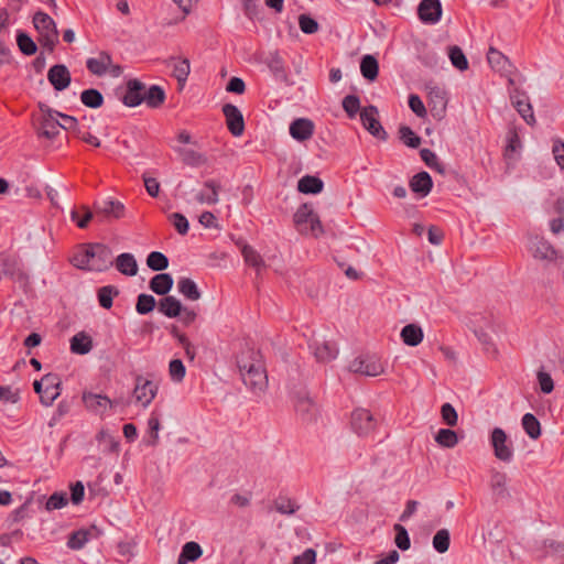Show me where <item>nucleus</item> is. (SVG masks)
<instances>
[{
  "instance_id": "59",
  "label": "nucleus",
  "mask_w": 564,
  "mask_h": 564,
  "mask_svg": "<svg viewBox=\"0 0 564 564\" xmlns=\"http://www.w3.org/2000/svg\"><path fill=\"white\" fill-rule=\"evenodd\" d=\"M82 210L84 212L83 217H79L78 212L73 209L70 212V218L79 228H86L94 215L87 206H82Z\"/></svg>"
},
{
  "instance_id": "24",
  "label": "nucleus",
  "mask_w": 564,
  "mask_h": 564,
  "mask_svg": "<svg viewBox=\"0 0 564 564\" xmlns=\"http://www.w3.org/2000/svg\"><path fill=\"white\" fill-rule=\"evenodd\" d=\"M204 187L208 191H202L196 195V200L199 204L215 205L219 202V192L221 185L216 180H207L204 183Z\"/></svg>"
},
{
  "instance_id": "5",
  "label": "nucleus",
  "mask_w": 564,
  "mask_h": 564,
  "mask_svg": "<svg viewBox=\"0 0 564 564\" xmlns=\"http://www.w3.org/2000/svg\"><path fill=\"white\" fill-rule=\"evenodd\" d=\"M348 370L367 377H377L383 373L384 368L376 355H360L349 362Z\"/></svg>"
},
{
  "instance_id": "22",
  "label": "nucleus",
  "mask_w": 564,
  "mask_h": 564,
  "mask_svg": "<svg viewBox=\"0 0 564 564\" xmlns=\"http://www.w3.org/2000/svg\"><path fill=\"white\" fill-rule=\"evenodd\" d=\"M314 133V123L306 118L295 119L290 124V134L297 141L308 140Z\"/></svg>"
},
{
  "instance_id": "60",
  "label": "nucleus",
  "mask_w": 564,
  "mask_h": 564,
  "mask_svg": "<svg viewBox=\"0 0 564 564\" xmlns=\"http://www.w3.org/2000/svg\"><path fill=\"white\" fill-rule=\"evenodd\" d=\"M442 419L445 424L455 426L457 424V412L451 403H444L441 409Z\"/></svg>"
},
{
  "instance_id": "10",
  "label": "nucleus",
  "mask_w": 564,
  "mask_h": 564,
  "mask_svg": "<svg viewBox=\"0 0 564 564\" xmlns=\"http://www.w3.org/2000/svg\"><path fill=\"white\" fill-rule=\"evenodd\" d=\"M360 120L366 130H368L373 137L386 140L387 132L382 128L380 121L378 120V109L375 106L365 107L360 111Z\"/></svg>"
},
{
  "instance_id": "29",
  "label": "nucleus",
  "mask_w": 564,
  "mask_h": 564,
  "mask_svg": "<svg viewBox=\"0 0 564 564\" xmlns=\"http://www.w3.org/2000/svg\"><path fill=\"white\" fill-rule=\"evenodd\" d=\"M401 339L402 341L408 345L415 347L420 345L424 338L423 330L421 326L416 324H408L405 325L401 330Z\"/></svg>"
},
{
  "instance_id": "19",
  "label": "nucleus",
  "mask_w": 564,
  "mask_h": 564,
  "mask_svg": "<svg viewBox=\"0 0 564 564\" xmlns=\"http://www.w3.org/2000/svg\"><path fill=\"white\" fill-rule=\"evenodd\" d=\"M83 401L89 411L97 414H102L111 406V401L108 397L91 391L83 393Z\"/></svg>"
},
{
  "instance_id": "49",
  "label": "nucleus",
  "mask_w": 564,
  "mask_h": 564,
  "mask_svg": "<svg viewBox=\"0 0 564 564\" xmlns=\"http://www.w3.org/2000/svg\"><path fill=\"white\" fill-rule=\"evenodd\" d=\"M451 536L447 529L438 530L433 536V547L438 553H445L449 549Z\"/></svg>"
},
{
  "instance_id": "40",
  "label": "nucleus",
  "mask_w": 564,
  "mask_h": 564,
  "mask_svg": "<svg viewBox=\"0 0 564 564\" xmlns=\"http://www.w3.org/2000/svg\"><path fill=\"white\" fill-rule=\"evenodd\" d=\"M487 59L490 66L498 72H507L510 66L509 59L494 47L489 48Z\"/></svg>"
},
{
  "instance_id": "45",
  "label": "nucleus",
  "mask_w": 564,
  "mask_h": 564,
  "mask_svg": "<svg viewBox=\"0 0 564 564\" xmlns=\"http://www.w3.org/2000/svg\"><path fill=\"white\" fill-rule=\"evenodd\" d=\"M147 265L153 271H163L169 267V259L160 251H152L147 257Z\"/></svg>"
},
{
  "instance_id": "64",
  "label": "nucleus",
  "mask_w": 564,
  "mask_h": 564,
  "mask_svg": "<svg viewBox=\"0 0 564 564\" xmlns=\"http://www.w3.org/2000/svg\"><path fill=\"white\" fill-rule=\"evenodd\" d=\"M316 552L313 549H306L302 554L293 558L292 564H315Z\"/></svg>"
},
{
  "instance_id": "42",
  "label": "nucleus",
  "mask_w": 564,
  "mask_h": 564,
  "mask_svg": "<svg viewBox=\"0 0 564 564\" xmlns=\"http://www.w3.org/2000/svg\"><path fill=\"white\" fill-rule=\"evenodd\" d=\"M522 427L532 440H536L541 435V425L538 419L531 414L527 413L522 417Z\"/></svg>"
},
{
  "instance_id": "31",
  "label": "nucleus",
  "mask_w": 564,
  "mask_h": 564,
  "mask_svg": "<svg viewBox=\"0 0 564 564\" xmlns=\"http://www.w3.org/2000/svg\"><path fill=\"white\" fill-rule=\"evenodd\" d=\"M158 308L163 315L170 318L180 316L183 311L180 300L171 295L160 300Z\"/></svg>"
},
{
  "instance_id": "53",
  "label": "nucleus",
  "mask_w": 564,
  "mask_h": 564,
  "mask_svg": "<svg viewBox=\"0 0 564 564\" xmlns=\"http://www.w3.org/2000/svg\"><path fill=\"white\" fill-rule=\"evenodd\" d=\"M155 305L156 302L154 296L142 293L138 296L135 310L139 314L144 315L152 312Z\"/></svg>"
},
{
  "instance_id": "30",
  "label": "nucleus",
  "mask_w": 564,
  "mask_h": 564,
  "mask_svg": "<svg viewBox=\"0 0 564 564\" xmlns=\"http://www.w3.org/2000/svg\"><path fill=\"white\" fill-rule=\"evenodd\" d=\"M142 98L143 102H145L148 107L158 108L165 100V91L159 85H152L149 88L144 86Z\"/></svg>"
},
{
  "instance_id": "52",
  "label": "nucleus",
  "mask_w": 564,
  "mask_h": 564,
  "mask_svg": "<svg viewBox=\"0 0 564 564\" xmlns=\"http://www.w3.org/2000/svg\"><path fill=\"white\" fill-rule=\"evenodd\" d=\"M420 156L429 167L436 170L441 174L445 172L444 165L440 163L437 155L432 150L422 149Z\"/></svg>"
},
{
  "instance_id": "7",
  "label": "nucleus",
  "mask_w": 564,
  "mask_h": 564,
  "mask_svg": "<svg viewBox=\"0 0 564 564\" xmlns=\"http://www.w3.org/2000/svg\"><path fill=\"white\" fill-rule=\"evenodd\" d=\"M468 325L478 339L487 344L490 339L487 330L496 332L497 318L490 312L474 313L469 318Z\"/></svg>"
},
{
  "instance_id": "28",
  "label": "nucleus",
  "mask_w": 564,
  "mask_h": 564,
  "mask_svg": "<svg viewBox=\"0 0 564 564\" xmlns=\"http://www.w3.org/2000/svg\"><path fill=\"white\" fill-rule=\"evenodd\" d=\"M117 270L124 275L134 276L138 273V263L132 253H121L116 259Z\"/></svg>"
},
{
  "instance_id": "48",
  "label": "nucleus",
  "mask_w": 564,
  "mask_h": 564,
  "mask_svg": "<svg viewBox=\"0 0 564 564\" xmlns=\"http://www.w3.org/2000/svg\"><path fill=\"white\" fill-rule=\"evenodd\" d=\"M435 441L444 447L452 448L458 443V437L455 431L441 429L435 436Z\"/></svg>"
},
{
  "instance_id": "46",
  "label": "nucleus",
  "mask_w": 564,
  "mask_h": 564,
  "mask_svg": "<svg viewBox=\"0 0 564 564\" xmlns=\"http://www.w3.org/2000/svg\"><path fill=\"white\" fill-rule=\"evenodd\" d=\"M119 294V290L113 285H106L98 290V301L101 307L109 310L112 306L113 296Z\"/></svg>"
},
{
  "instance_id": "34",
  "label": "nucleus",
  "mask_w": 564,
  "mask_h": 564,
  "mask_svg": "<svg viewBox=\"0 0 564 564\" xmlns=\"http://www.w3.org/2000/svg\"><path fill=\"white\" fill-rule=\"evenodd\" d=\"M173 278L169 273H159L150 281V289L158 295H166L173 286Z\"/></svg>"
},
{
  "instance_id": "62",
  "label": "nucleus",
  "mask_w": 564,
  "mask_h": 564,
  "mask_svg": "<svg viewBox=\"0 0 564 564\" xmlns=\"http://www.w3.org/2000/svg\"><path fill=\"white\" fill-rule=\"evenodd\" d=\"M169 372L173 380L181 381L185 376V366L181 359H173L169 366Z\"/></svg>"
},
{
  "instance_id": "35",
  "label": "nucleus",
  "mask_w": 564,
  "mask_h": 564,
  "mask_svg": "<svg viewBox=\"0 0 564 564\" xmlns=\"http://www.w3.org/2000/svg\"><path fill=\"white\" fill-rule=\"evenodd\" d=\"M323 181L313 175H305L297 182V189L304 194H318L323 191Z\"/></svg>"
},
{
  "instance_id": "9",
  "label": "nucleus",
  "mask_w": 564,
  "mask_h": 564,
  "mask_svg": "<svg viewBox=\"0 0 564 564\" xmlns=\"http://www.w3.org/2000/svg\"><path fill=\"white\" fill-rule=\"evenodd\" d=\"M490 443L497 459L509 463L513 458L512 444L508 442L506 432L500 427H495L491 432Z\"/></svg>"
},
{
  "instance_id": "3",
  "label": "nucleus",
  "mask_w": 564,
  "mask_h": 564,
  "mask_svg": "<svg viewBox=\"0 0 564 564\" xmlns=\"http://www.w3.org/2000/svg\"><path fill=\"white\" fill-rule=\"evenodd\" d=\"M33 24L39 33V43L48 53H53L58 43V30L55 21L47 13L37 11L33 17Z\"/></svg>"
},
{
  "instance_id": "36",
  "label": "nucleus",
  "mask_w": 564,
  "mask_h": 564,
  "mask_svg": "<svg viewBox=\"0 0 564 564\" xmlns=\"http://www.w3.org/2000/svg\"><path fill=\"white\" fill-rule=\"evenodd\" d=\"M203 554V550L200 545L196 542H186L181 551V554L177 558V564H187L188 562H194L199 558Z\"/></svg>"
},
{
  "instance_id": "15",
  "label": "nucleus",
  "mask_w": 564,
  "mask_h": 564,
  "mask_svg": "<svg viewBox=\"0 0 564 564\" xmlns=\"http://www.w3.org/2000/svg\"><path fill=\"white\" fill-rule=\"evenodd\" d=\"M144 84L137 79H129L126 84L124 94L121 96V101L127 107H137L143 102Z\"/></svg>"
},
{
  "instance_id": "26",
  "label": "nucleus",
  "mask_w": 564,
  "mask_h": 564,
  "mask_svg": "<svg viewBox=\"0 0 564 564\" xmlns=\"http://www.w3.org/2000/svg\"><path fill=\"white\" fill-rule=\"evenodd\" d=\"M410 188L422 197L427 196L433 187V181L427 172H420L410 180Z\"/></svg>"
},
{
  "instance_id": "21",
  "label": "nucleus",
  "mask_w": 564,
  "mask_h": 564,
  "mask_svg": "<svg viewBox=\"0 0 564 564\" xmlns=\"http://www.w3.org/2000/svg\"><path fill=\"white\" fill-rule=\"evenodd\" d=\"M511 101L523 120L528 124L534 126L536 121L529 98L524 94H519L517 91L514 95H511Z\"/></svg>"
},
{
  "instance_id": "27",
  "label": "nucleus",
  "mask_w": 564,
  "mask_h": 564,
  "mask_svg": "<svg viewBox=\"0 0 564 564\" xmlns=\"http://www.w3.org/2000/svg\"><path fill=\"white\" fill-rule=\"evenodd\" d=\"M112 65V58L107 52H100L97 57H90L86 62L87 69L97 76H102Z\"/></svg>"
},
{
  "instance_id": "1",
  "label": "nucleus",
  "mask_w": 564,
  "mask_h": 564,
  "mask_svg": "<svg viewBox=\"0 0 564 564\" xmlns=\"http://www.w3.org/2000/svg\"><path fill=\"white\" fill-rule=\"evenodd\" d=\"M236 365L245 386L264 388L268 375L260 350L246 346L236 357Z\"/></svg>"
},
{
  "instance_id": "2",
  "label": "nucleus",
  "mask_w": 564,
  "mask_h": 564,
  "mask_svg": "<svg viewBox=\"0 0 564 564\" xmlns=\"http://www.w3.org/2000/svg\"><path fill=\"white\" fill-rule=\"evenodd\" d=\"M72 263L82 270L102 272L112 265V251L104 243H87L75 253Z\"/></svg>"
},
{
  "instance_id": "6",
  "label": "nucleus",
  "mask_w": 564,
  "mask_h": 564,
  "mask_svg": "<svg viewBox=\"0 0 564 564\" xmlns=\"http://www.w3.org/2000/svg\"><path fill=\"white\" fill-rule=\"evenodd\" d=\"M39 108L42 112V117L39 119L36 132L40 138L47 140L55 139L61 132L59 122L56 120L55 110L50 108L47 105L40 102Z\"/></svg>"
},
{
  "instance_id": "4",
  "label": "nucleus",
  "mask_w": 564,
  "mask_h": 564,
  "mask_svg": "<svg viewBox=\"0 0 564 564\" xmlns=\"http://www.w3.org/2000/svg\"><path fill=\"white\" fill-rule=\"evenodd\" d=\"M294 224L302 234L318 237L324 232L319 217L314 213L312 205L302 204L294 214Z\"/></svg>"
},
{
  "instance_id": "61",
  "label": "nucleus",
  "mask_w": 564,
  "mask_h": 564,
  "mask_svg": "<svg viewBox=\"0 0 564 564\" xmlns=\"http://www.w3.org/2000/svg\"><path fill=\"white\" fill-rule=\"evenodd\" d=\"M170 219L172 220L173 226L177 230L180 235H186L189 228L188 220L186 217L181 213H173L170 216Z\"/></svg>"
},
{
  "instance_id": "47",
  "label": "nucleus",
  "mask_w": 564,
  "mask_h": 564,
  "mask_svg": "<svg viewBox=\"0 0 564 564\" xmlns=\"http://www.w3.org/2000/svg\"><path fill=\"white\" fill-rule=\"evenodd\" d=\"M90 533L87 530H78L73 532L67 541V546L72 550H80L89 541Z\"/></svg>"
},
{
  "instance_id": "41",
  "label": "nucleus",
  "mask_w": 564,
  "mask_h": 564,
  "mask_svg": "<svg viewBox=\"0 0 564 564\" xmlns=\"http://www.w3.org/2000/svg\"><path fill=\"white\" fill-rule=\"evenodd\" d=\"M80 101L89 108H99L104 104V96L102 94L95 89L89 88L86 90H83L80 94Z\"/></svg>"
},
{
  "instance_id": "57",
  "label": "nucleus",
  "mask_w": 564,
  "mask_h": 564,
  "mask_svg": "<svg viewBox=\"0 0 564 564\" xmlns=\"http://www.w3.org/2000/svg\"><path fill=\"white\" fill-rule=\"evenodd\" d=\"M299 26L305 34H314L319 29L317 21L311 18L308 14H301L299 17Z\"/></svg>"
},
{
  "instance_id": "17",
  "label": "nucleus",
  "mask_w": 564,
  "mask_h": 564,
  "mask_svg": "<svg viewBox=\"0 0 564 564\" xmlns=\"http://www.w3.org/2000/svg\"><path fill=\"white\" fill-rule=\"evenodd\" d=\"M310 349L317 362L327 364L334 360L338 355V349L334 343L314 340L310 344Z\"/></svg>"
},
{
  "instance_id": "58",
  "label": "nucleus",
  "mask_w": 564,
  "mask_h": 564,
  "mask_svg": "<svg viewBox=\"0 0 564 564\" xmlns=\"http://www.w3.org/2000/svg\"><path fill=\"white\" fill-rule=\"evenodd\" d=\"M68 502L67 496L64 492H54L46 501L45 508L47 511L57 510L65 507Z\"/></svg>"
},
{
  "instance_id": "32",
  "label": "nucleus",
  "mask_w": 564,
  "mask_h": 564,
  "mask_svg": "<svg viewBox=\"0 0 564 564\" xmlns=\"http://www.w3.org/2000/svg\"><path fill=\"white\" fill-rule=\"evenodd\" d=\"M93 349V339L85 333L79 332L70 338V350L77 355H86Z\"/></svg>"
},
{
  "instance_id": "23",
  "label": "nucleus",
  "mask_w": 564,
  "mask_h": 564,
  "mask_svg": "<svg viewBox=\"0 0 564 564\" xmlns=\"http://www.w3.org/2000/svg\"><path fill=\"white\" fill-rule=\"evenodd\" d=\"M490 488L496 499L502 500L510 498L508 476L506 473L494 470L490 478Z\"/></svg>"
},
{
  "instance_id": "55",
  "label": "nucleus",
  "mask_w": 564,
  "mask_h": 564,
  "mask_svg": "<svg viewBox=\"0 0 564 564\" xmlns=\"http://www.w3.org/2000/svg\"><path fill=\"white\" fill-rule=\"evenodd\" d=\"M341 105L349 118H354L360 109V100L356 95H347Z\"/></svg>"
},
{
  "instance_id": "54",
  "label": "nucleus",
  "mask_w": 564,
  "mask_h": 564,
  "mask_svg": "<svg viewBox=\"0 0 564 564\" xmlns=\"http://www.w3.org/2000/svg\"><path fill=\"white\" fill-rule=\"evenodd\" d=\"M393 529L395 531V538H394L395 545L402 551L409 550L411 546V541H410V536H409L406 529L403 525L398 524V523L394 524Z\"/></svg>"
},
{
  "instance_id": "20",
  "label": "nucleus",
  "mask_w": 564,
  "mask_h": 564,
  "mask_svg": "<svg viewBox=\"0 0 564 564\" xmlns=\"http://www.w3.org/2000/svg\"><path fill=\"white\" fill-rule=\"evenodd\" d=\"M167 66L173 68L172 75L176 78L177 83L183 87L191 73L189 59L186 57H170L165 61Z\"/></svg>"
},
{
  "instance_id": "38",
  "label": "nucleus",
  "mask_w": 564,
  "mask_h": 564,
  "mask_svg": "<svg viewBox=\"0 0 564 564\" xmlns=\"http://www.w3.org/2000/svg\"><path fill=\"white\" fill-rule=\"evenodd\" d=\"M178 292L189 301H197L200 299V291L196 283L189 278H182L177 282Z\"/></svg>"
},
{
  "instance_id": "25",
  "label": "nucleus",
  "mask_w": 564,
  "mask_h": 564,
  "mask_svg": "<svg viewBox=\"0 0 564 564\" xmlns=\"http://www.w3.org/2000/svg\"><path fill=\"white\" fill-rule=\"evenodd\" d=\"M265 64L275 79L289 83V76L285 69L284 61L276 51L269 53L265 58Z\"/></svg>"
},
{
  "instance_id": "8",
  "label": "nucleus",
  "mask_w": 564,
  "mask_h": 564,
  "mask_svg": "<svg viewBox=\"0 0 564 564\" xmlns=\"http://www.w3.org/2000/svg\"><path fill=\"white\" fill-rule=\"evenodd\" d=\"M350 425L357 435L368 436L376 430L377 421L369 410L359 408L351 413Z\"/></svg>"
},
{
  "instance_id": "14",
  "label": "nucleus",
  "mask_w": 564,
  "mask_h": 564,
  "mask_svg": "<svg viewBox=\"0 0 564 564\" xmlns=\"http://www.w3.org/2000/svg\"><path fill=\"white\" fill-rule=\"evenodd\" d=\"M289 399L293 402L295 411L303 416L314 414L317 410L307 390H292Z\"/></svg>"
},
{
  "instance_id": "39",
  "label": "nucleus",
  "mask_w": 564,
  "mask_h": 564,
  "mask_svg": "<svg viewBox=\"0 0 564 564\" xmlns=\"http://www.w3.org/2000/svg\"><path fill=\"white\" fill-rule=\"evenodd\" d=\"M360 72L362 76L372 82L378 77L379 64L375 56L365 55L360 62Z\"/></svg>"
},
{
  "instance_id": "63",
  "label": "nucleus",
  "mask_w": 564,
  "mask_h": 564,
  "mask_svg": "<svg viewBox=\"0 0 564 564\" xmlns=\"http://www.w3.org/2000/svg\"><path fill=\"white\" fill-rule=\"evenodd\" d=\"M552 152L557 165L564 169V142L561 139L553 140Z\"/></svg>"
},
{
  "instance_id": "33",
  "label": "nucleus",
  "mask_w": 564,
  "mask_h": 564,
  "mask_svg": "<svg viewBox=\"0 0 564 564\" xmlns=\"http://www.w3.org/2000/svg\"><path fill=\"white\" fill-rule=\"evenodd\" d=\"M175 152L181 156L185 165L197 167L207 162V158L193 149L174 148Z\"/></svg>"
},
{
  "instance_id": "56",
  "label": "nucleus",
  "mask_w": 564,
  "mask_h": 564,
  "mask_svg": "<svg viewBox=\"0 0 564 564\" xmlns=\"http://www.w3.org/2000/svg\"><path fill=\"white\" fill-rule=\"evenodd\" d=\"M545 555L554 558H564V543L555 540H546L544 542Z\"/></svg>"
},
{
  "instance_id": "18",
  "label": "nucleus",
  "mask_w": 564,
  "mask_h": 564,
  "mask_svg": "<svg viewBox=\"0 0 564 564\" xmlns=\"http://www.w3.org/2000/svg\"><path fill=\"white\" fill-rule=\"evenodd\" d=\"M94 208L97 215L100 214L108 218L120 219L124 215V205L121 202L111 198L95 202Z\"/></svg>"
},
{
  "instance_id": "43",
  "label": "nucleus",
  "mask_w": 564,
  "mask_h": 564,
  "mask_svg": "<svg viewBox=\"0 0 564 564\" xmlns=\"http://www.w3.org/2000/svg\"><path fill=\"white\" fill-rule=\"evenodd\" d=\"M448 57L451 59L452 65L455 68H457L458 70L463 72L468 68L467 57L459 46H457V45L449 46Z\"/></svg>"
},
{
  "instance_id": "44",
  "label": "nucleus",
  "mask_w": 564,
  "mask_h": 564,
  "mask_svg": "<svg viewBox=\"0 0 564 564\" xmlns=\"http://www.w3.org/2000/svg\"><path fill=\"white\" fill-rule=\"evenodd\" d=\"M241 253L247 264L260 270L264 267L262 257L249 245L241 246Z\"/></svg>"
},
{
  "instance_id": "11",
  "label": "nucleus",
  "mask_w": 564,
  "mask_h": 564,
  "mask_svg": "<svg viewBox=\"0 0 564 564\" xmlns=\"http://www.w3.org/2000/svg\"><path fill=\"white\" fill-rule=\"evenodd\" d=\"M442 12V3L440 0H421L417 6L419 19L425 24L440 22Z\"/></svg>"
},
{
  "instance_id": "51",
  "label": "nucleus",
  "mask_w": 564,
  "mask_h": 564,
  "mask_svg": "<svg viewBox=\"0 0 564 564\" xmlns=\"http://www.w3.org/2000/svg\"><path fill=\"white\" fill-rule=\"evenodd\" d=\"M399 134L401 141L409 148L416 149L421 144V138L408 126H401Z\"/></svg>"
},
{
  "instance_id": "12",
  "label": "nucleus",
  "mask_w": 564,
  "mask_h": 564,
  "mask_svg": "<svg viewBox=\"0 0 564 564\" xmlns=\"http://www.w3.org/2000/svg\"><path fill=\"white\" fill-rule=\"evenodd\" d=\"M223 113L226 117V123L230 133L240 137L245 131V121L241 111L232 104L223 106Z\"/></svg>"
},
{
  "instance_id": "50",
  "label": "nucleus",
  "mask_w": 564,
  "mask_h": 564,
  "mask_svg": "<svg viewBox=\"0 0 564 564\" xmlns=\"http://www.w3.org/2000/svg\"><path fill=\"white\" fill-rule=\"evenodd\" d=\"M17 44L20 51L28 56L35 54L37 51L35 42L26 33L23 32L18 33Z\"/></svg>"
},
{
  "instance_id": "37",
  "label": "nucleus",
  "mask_w": 564,
  "mask_h": 564,
  "mask_svg": "<svg viewBox=\"0 0 564 564\" xmlns=\"http://www.w3.org/2000/svg\"><path fill=\"white\" fill-rule=\"evenodd\" d=\"M155 398V390H132L128 398L129 405L147 408Z\"/></svg>"
},
{
  "instance_id": "16",
  "label": "nucleus",
  "mask_w": 564,
  "mask_h": 564,
  "mask_svg": "<svg viewBox=\"0 0 564 564\" xmlns=\"http://www.w3.org/2000/svg\"><path fill=\"white\" fill-rule=\"evenodd\" d=\"M47 79L55 90L62 91L69 86L72 76L64 64H56L48 69Z\"/></svg>"
},
{
  "instance_id": "13",
  "label": "nucleus",
  "mask_w": 564,
  "mask_h": 564,
  "mask_svg": "<svg viewBox=\"0 0 564 564\" xmlns=\"http://www.w3.org/2000/svg\"><path fill=\"white\" fill-rule=\"evenodd\" d=\"M529 249L536 260L555 261L557 259V251L543 238H531Z\"/></svg>"
}]
</instances>
